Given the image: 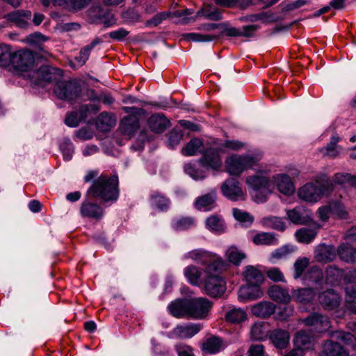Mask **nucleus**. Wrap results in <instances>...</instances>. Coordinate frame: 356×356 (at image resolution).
Wrapping results in <instances>:
<instances>
[{
    "mask_svg": "<svg viewBox=\"0 0 356 356\" xmlns=\"http://www.w3.org/2000/svg\"><path fill=\"white\" fill-rule=\"evenodd\" d=\"M261 152L257 151L243 154H232L225 159L227 172L235 176H239L244 171L252 169L261 159Z\"/></svg>",
    "mask_w": 356,
    "mask_h": 356,
    "instance_id": "obj_3",
    "label": "nucleus"
},
{
    "mask_svg": "<svg viewBox=\"0 0 356 356\" xmlns=\"http://www.w3.org/2000/svg\"><path fill=\"white\" fill-rule=\"evenodd\" d=\"M151 205L161 211H165L169 208L170 200L157 192L151 195Z\"/></svg>",
    "mask_w": 356,
    "mask_h": 356,
    "instance_id": "obj_53",
    "label": "nucleus"
},
{
    "mask_svg": "<svg viewBox=\"0 0 356 356\" xmlns=\"http://www.w3.org/2000/svg\"><path fill=\"white\" fill-rule=\"evenodd\" d=\"M116 120L113 114L102 112L97 118L96 127L100 131H108L113 127L115 125Z\"/></svg>",
    "mask_w": 356,
    "mask_h": 356,
    "instance_id": "obj_33",
    "label": "nucleus"
},
{
    "mask_svg": "<svg viewBox=\"0 0 356 356\" xmlns=\"http://www.w3.org/2000/svg\"><path fill=\"white\" fill-rule=\"evenodd\" d=\"M209 257V252L204 251L202 249H196L185 254L183 257V259H191L194 261L205 265L207 262V259Z\"/></svg>",
    "mask_w": 356,
    "mask_h": 356,
    "instance_id": "obj_51",
    "label": "nucleus"
},
{
    "mask_svg": "<svg viewBox=\"0 0 356 356\" xmlns=\"http://www.w3.org/2000/svg\"><path fill=\"white\" fill-rule=\"evenodd\" d=\"M304 323L318 333L327 331L330 327V320L326 316L319 313H313L303 319Z\"/></svg>",
    "mask_w": 356,
    "mask_h": 356,
    "instance_id": "obj_14",
    "label": "nucleus"
},
{
    "mask_svg": "<svg viewBox=\"0 0 356 356\" xmlns=\"http://www.w3.org/2000/svg\"><path fill=\"white\" fill-rule=\"evenodd\" d=\"M202 327L197 323H182L177 325L172 331V334L181 339L191 338L197 334Z\"/></svg>",
    "mask_w": 356,
    "mask_h": 356,
    "instance_id": "obj_17",
    "label": "nucleus"
},
{
    "mask_svg": "<svg viewBox=\"0 0 356 356\" xmlns=\"http://www.w3.org/2000/svg\"><path fill=\"white\" fill-rule=\"evenodd\" d=\"M34 58L31 51L20 50L11 54L10 64L20 71H27L33 64Z\"/></svg>",
    "mask_w": 356,
    "mask_h": 356,
    "instance_id": "obj_9",
    "label": "nucleus"
},
{
    "mask_svg": "<svg viewBox=\"0 0 356 356\" xmlns=\"http://www.w3.org/2000/svg\"><path fill=\"white\" fill-rule=\"evenodd\" d=\"M309 264V259L307 257H300L293 264V278L295 280L302 279L307 268Z\"/></svg>",
    "mask_w": 356,
    "mask_h": 356,
    "instance_id": "obj_47",
    "label": "nucleus"
},
{
    "mask_svg": "<svg viewBox=\"0 0 356 356\" xmlns=\"http://www.w3.org/2000/svg\"><path fill=\"white\" fill-rule=\"evenodd\" d=\"M213 307V302L203 297L190 299L189 318L197 320L207 318Z\"/></svg>",
    "mask_w": 356,
    "mask_h": 356,
    "instance_id": "obj_6",
    "label": "nucleus"
},
{
    "mask_svg": "<svg viewBox=\"0 0 356 356\" xmlns=\"http://www.w3.org/2000/svg\"><path fill=\"white\" fill-rule=\"evenodd\" d=\"M184 170L193 179H202L205 177L204 172L197 170L192 164H186L184 167Z\"/></svg>",
    "mask_w": 356,
    "mask_h": 356,
    "instance_id": "obj_63",
    "label": "nucleus"
},
{
    "mask_svg": "<svg viewBox=\"0 0 356 356\" xmlns=\"http://www.w3.org/2000/svg\"><path fill=\"white\" fill-rule=\"evenodd\" d=\"M203 149V143L200 138L191 139L182 149V154L185 156H194Z\"/></svg>",
    "mask_w": 356,
    "mask_h": 356,
    "instance_id": "obj_43",
    "label": "nucleus"
},
{
    "mask_svg": "<svg viewBox=\"0 0 356 356\" xmlns=\"http://www.w3.org/2000/svg\"><path fill=\"white\" fill-rule=\"evenodd\" d=\"M187 280L193 285L198 286L200 283L202 271L196 266L191 265L184 270Z\"/></svg>",
    "mask_w": 356,
    "mask_h": 356,
    "instance_id": "obj_46",
    "label": "nucleus"
},
{
    "mask_svg": "<svg viewBox=\"0 0 356 356\" xmlns=\"http://www.w3.org/2000/svg\"><path fill=\"white\" fill-rule=\"evenodd\" d=\"M65 160L69 161L72 158L74 145L70 139L65 140L60 145Z\"/></svg>",
    "mask_w": 356,
    "mask_h": 356,
    "instance_id": "obj_61",
    "label": "nucleus"
},
{
    "mask_svg": "<svg viewBox=\"0 0 356 356\" xmlns=\"http://www.w3.org/2000/svg\"><path fill=\"white\" fill-rule=\"evenodd\" d=\"M263 295L264 293L260 284L247 283L240 287L238 292V298L241 302H246L260 298Z\"/></svg>",
    "mask_w": 356,
    "mask_h": 356,
    "instance_id": "obj_10",
    "label": "nucleus"
},
{
    "mask_svg": "<svg viewBox=\"0 0 356 356\" xmlns=\"http://www.w3.org/2000/svg\"><path fill=\"white\" fill-rule=\"evenodd\" d=\"M225 266V261L221 258H218L207 265L204 269L206 277L220 276V270Z\"/></svg>",
    "mask_w": 356,
    "mask_h": 356,
    "instance_id": "obj_52",
    "label": "nucleus"
},
{
    "mask_svg": "<svg viewBox=\"0 0 356 356\" xmlns=\"http://www.w3.org/2000/svg\"><path fill=\"white\" fill-rule=\"evenodd\" d=\"M319 304L326 310H333L339 307L341 302L340 294L333 289H327L318 296Z\"/></svg>",
    "mask_w": 356,
    "mask_h": 356,
    "instance_id": "obj_11",
    "label": "nucleus"
},
{
    "mask_svg": "<svg viewBox=\"0 0 356 356\" xmlns=\"http://www.w3.org/2000/svg\"><path fill=\"white\" fill-rule=\"evenodd\" d=\"M203 285L205 293L213 298L222 296L226 291V282L221 276L205 277Z\"/></svg>",
    "mask_w": 356,
    "mask_h": 356,
    "instance_id": "obj_8",
    "label": "nucleus"
},
{
    "mask_svg": "<svg viewBox=\"0 0 356 356\" xmlns=\"http://www.w3.org/2000/svg\"><path fill=\"white\" fill-rule=\"evenodd\" d=\"M222 194L228 199L236 201L243 196L239 181L235 178L227 179L221 186Z\"/></svg>",
    "mask_w": 356,
    "mask_h": 356,
    "instance_id": "obj_12",
    "label": "nucleus"
},
{
    "mask_svg": "<svg viewBox=\"0 0 356 356\" xmlns=\"http://www.w3.org/2000/svg\"><path fill=\"white\" fill-rule=\"evenodd\" d=\"M268 293L272 300L280 303L287 304L291 300V296L289 291L278 285H273L270 286L268 289Z\"/></svg>",
    "mask_w": 356,
    "mask_h": 356,
    "instance_id": "obj_32",
    "label": "nucleus"
},
{
    "mask_svg": "<svg viewBox=\"0 0 356 356\" xmlns=\"http://www.w3.org/2000/svg\"><path fill=\"white\" fill-rule=\"evenodd\" d=\"M225 318L231 323H241L246 320L247 314L242 308L232 307L226 312Z\"/></svg>",
    "mask_w": 356,
    "mask_h": 356,
    "instance_id": "obj_39",
    "label": "nucleus"
},
{
    "mask_svg": "<svg viewBox=\"0 0 356 356\" xmlns=\"http://www.w3.org/2000/svg\"><path fill=\"white\" fill-rule=\"evenodd\" d=\"M320 227V225H317L316 229L307 227L300 228L296 232V238L300 243H309L315 238L317 234V229Z\"/></svg>",
    "mask_w": 356,
    "mask_h": 356,
    "instance_id": "obj_38",
    "label": "nucleus"
},
{
    "mask_svg": "<svg viewBox=\"0 0 356 356\" xmlns=\"http://www.w3.org/2000/svg\"><path fill=\"white\" fill-rule=\"evenodd\" d=\"M262 224L268 228L284 231L285 229V225L282 220L278 217L269 216L262 219Z\"/></svg>",
    "mask_w": 356,
    "mask_h": 356,
    "instance_id": "obj_56",
    "label": "nucleus"
},
{
    "mask_svg": "<svg viewBox=\"0 0 356 356\" xmlns=\"http://www.w3.org/2000/svg\"><path fill=\"white\" fill-rule=\"evenodd\" d=\"M293 251L294 248L292 246L283 245L273 251L271 254V257L275 259H281L286 257Z\"/></svg>",
    "mask_w": 356,
    "mask_h": 356,
    "instance_id": "obj_62",
    "label": "nucleus"
},
{
    "mask_svg": "<svg viewBox=\"0 0 356 356\" xmlns=\"http://www.w3.org/2000/svg\"><path fill=\"white\" fill-rule=\"evenodd\" d=\"M226 257L230 263L238 266H240L242 261L247 257V255L244 252L238 249L236 247L232 246L226 251Z\"/></svg>",
    "mask_w": 356,
    "mask_h": 356,
    "instance_id": "obj_42",
    "label": "nucleus"
},
{
    "mask_svg": "<svg viewBox=\"0 0 356 356\" xmlns=\"http://www.w3.org/2000/svg\"><path fill=\"white\" fill-rule=\"evenodd\" d=\"M99 40L97 39L92 41L90 44L83 47L80 50L79 56L74 58V61H71V66L74 68L83 66L88 60L91 51L97 44L99 43Z\"/></svg>",
    "mask_w": 356,
    "mask_h": 356,
    "instance_id": "obj_28",
    "label": "nucleus"
},
{
    "mask_svg": "<svg viewBox=\"0 0 356 356\" xmlns=\"http://www.w3.org/2000/svg\"><path fill=\"white\" fill-rule=\"evenodd\" d=\"M289 220L296 225H305L312 220V213L302 206H298L286 212Z\"/></svg>",
    "mask_w": 356,
    "mask_h": 356,
    "instance_id": "obj_16",
    "label": "nucleus"
},
{
    "mask_svg": "<svg viewBox=\"0 0 356 356\" xmlns=\"http://www.w3.org/2000/svg\"><path fill=\"white\" fill-rule=\"evenodd\" d=\"M323 279V270L318 266H312L307 270L301 280L305 284H318L322 282Z\"/></svg>",
    "mask_w": 356,
    "mask_h": 356,
    "instance_id": "obj_34",
    "label": "nucleus"
},
{
    "mask_svg": "<svg viewBox=\"0 0 356 356\" xmlns=\"http://www.w3.org/2000/svg\"><path fill=\"white\" fill-rule=\"evenodd\" d=\"M273 189L276 187L282 194L289 195L295 191V186L291 178L286 174L280 173L274 175L271 179Z\"/></svg>",
    "mask_w": 356,
    "mask_h": 356,
    "instance_id": "obj_13",
    "label": "nucleus"
},
{
    "mask_svg": "<svg viewBox=\"0 0 356 356\" xmlns=\"http://www.w3.org/2000/svg\"><path fill=\"white\" fill-rule=\"evenodd\" d=\"M42 1L45 6H48L50 2L52 1L56 5H66L71 9L77 10L86 6L90 0H42Z\"/></svg>",
    "mask_w": 356,
    "mask_h": 356,
    "instance_id": "obj_36",
    "label": "nucleus"
},
{
    "mask_svg": "<svg viewBox=\"0 0 356 356\" xmlns=\"http://www.w3.org/2000/svg\"><path fill=\"white\" fill-rule=\"evenodd\" d=\"M216 195L214 191L198 197L194 202L195 207L200 211H208L216 206Z\"/></svg>",
    "mask_w": 356,
    "mask_h": 356,
    "instance_id": "obj_24",
    "label": "nucleus"
},
{
    "mask_svg": "<svg viewBox=\"0 0 356 356\" xmlns=\"http://www.w3.org/2000/svg\"><path fill=\"white\" fill-rule=\"evenodd\" d=\"M334 190L331 181L326 180L320 184L310 182L305 184L298 189V195L305 202L315 203L319 201L323 195L330 194Z\"/></svg>",
    "mask_w": 356,
    "mask_h": 356,
    "instance_id": "obj_5",
    "label": "nucleus"
},
{
    "mask_svg": "<svg viewBox=\"0 0 356 356\" xmlns=\"http://www.w3.org/2000/svg\"><path fill=\"white\" fill-rule=\"evenodd\" d=\"M330 337L334 340H338L345 345L352 348H356V337L350 332H346L341 330L332 332Z\"/></svg>",
    "mask_w": 356,
    "mask_h": 356,
    "instance_id": "obj_40",
    "label": "nucleus"
},
{
    "mask_svg": "<svg viewBox=\"0 0 356 356\" xmlns=\"http://www.w3.org/2000/svg\"><path fill=\"white\" fill-rule=\"evenodd\" d=\"M346 291V307L347 309L356 314V289L347 286Z\"/></svg>",
    "mask_w": 356,
    "mask_h": 356,
    "instance_id": "obj_54",
    "label": "nucleus"
},
{
    "mask_svg": "<svg viewBox=\"0 0 356 356\" xmlns=\"http://www.w3.org/2000/svg\"><path fill=\"white\" fill-rule=\"evenodd\" d=\"M184 38L188 41L195 42H208L218 39V36L198 33H188L184 35Z\"/></svg>",
    "mask_w": 356,
    "mask_h": 356,
    "instance_id": "obj_55",
    "label": "nucleus"
},
{
    "mask_svg": "<svg viewBox=\"0 0 356 356\" xmlns=\"http://www.w3.org/2000/svg\"><path fill=\"white\" fill-rule=\"evenodd\" d=\"M276 306L270 301H262L253 305L252 314L257 317L268 318L275 312Z\"/></svg>",
    "mask_w": 356,
    "mask_h": 356,
    "instance_id": "obj_22",
    "label": "nucleus"
},
{
    "mask_svg": "<svg viewBox=\"0 0 356 356\" xmlns=\"http://www.w3.org/2000/svg\"><path fill=\"white\" fill-rule=\"evenodd\" d=\"M80 212L82 216L94 219L102 218L104 213L103 209L98 204L89 202L82 203Z\"/></svg>",
    "mask_w": 356,
    "mask_h": 356,
    "instance_id": "obj_26",
    "label": "nucleus"
},
{
    "mask_svg": "<svg viewBox=\"0 0 356 356\" xmlns=\"http://www.w3.org/2000/svg\"><path fill=\"white\" fill-rule=\"evenodd\" d=\"M339 140L340 138L337 135H333L330 138V143L325 148V152L324 154L331 158H335L339 156L342 151V147L337 145Z\"/></svg>",
    "mask_w": 356,
    "mask_h": 356,
    "instance_id": "obj_48",
    "label": "nucleus"
},
{
    "mask_svg": "<svg viewBox=\"0 0 356 356\" xmlns=\"http://www.w3.org/2000/svg\"><path fill=\"white\" fill-rule=\"evenodd\" d=\"M343 277V271L335 266H330L326 269L325 282L330 285H338Z\"/></svg>",
    "mask_w": 356,
    "mask_h": 356,
    "instance_id": "obj_41",
    "label": "nucleus"
},
{
    "mask_svg": "<svg viewBox=\"0 0 356 356\" xmlns=\"http://www.w3.org/2000/svg\"><path fill=\"white\" fill-rule=\"evenodd\" d=\"M195 226V220L193 217H183L172 222V227L176 231L188 230Z\"/></svg>",
    "mask_w": 356,
    "mask_h": 356,
    "instance_id": "obj_49",
    "label": "nucleus"
},
{
    "mask_svg": "<svg viewBox=\"0 0 356 356\" xmlns=\"http://www.w3.org/2000/svg\"><path fill=\"white\" fill-rule=\"evenodd\" d=\"M189 303L190 299H177L168 305V309L175 318H189Z\"/></svg>",
    "mask_w": 356,
    "mask_h": 356,
    "instance_id": "obj_15",
    "label": "nucleus"
},
{
    "mask_svg": "<svg viewBox=\"0 0 356 356\" xmlns=\"http://www.w3.org/2000/svg\"><path fill=\"white\" fill-rule=\"evenodd\" d=\"M148 127L155 133H162L170 127V120L162 113L151 115L147 120Z\"/></svg>",
    "mask_w": 356,
    "mask_h": 356,
    "instance_id": "obj_19",
    "label": "nucleus"
},
{
    "mask_svg": "<svg viewBox=\"0 0 356 356\" xmlns=\"http://www.w3.org/2000/svg\"><path fill=\"white\" fill-rule=\"evenodd\" d=\"M89 111V106H81L78 111H74L70 113L65 120V124L70 127H76L79 122L87 118Z\"/></svg>",
    "mask_w": 356,
    "mask_h": 356,
    "instance_id": "obj_30",
    "label": "nucleus"
},
{
    "mask_svg": "<svg viewBox=\"0 0 356 356\" xmlns=\"http://www.w3.org/2000/svg\"><path fill=\"white\" fill-rule=\"evenodd\" d=\"M206 227L214 232H222L225 230L223 220L218 216L212 215L206 220Z\"/></svg>",
    "mask_w": 356,
    "mask_h": 356,
    "instance_id": "obj_50",
    "label": "nucleus"
},
{
    "mask_svg": "<svg viewBox=\"0 0 356 356\" xmlns=\"http://www.w3.org/2000/svg\"><path fill=\"white\" fill-rule=\"evenodd\" d=\"M337 249L332 245L321 244L314 250V258L318 262H330L335 259Z\"/></svg>",
    "mask_w": 356,
    "mask_h": 356,
    "instance_id": "obj_18",
    "label": "nucleus"
},
{
    "mask_svg": "<svg viewBox=\"0 0 356 356\" xmlns=\"http://www.w3.org/2000/svg\"><path fill=\"white\" fill-rule=\"evenodd\" d=\"M315 292L311 288H302L292 292V298L302 304L311 302L315 298Z\"/></svg>",
    "mask_w": 356,
    "mask_h": 356,
    "instance_id": "obj_37",
    "label": "nucleus"
},
{
    "mask_svg": "<svg viewBox=\"0 0 356 356\" xmlns=\"http://www.w3.org/2000/svg\"><path fill=\"white\" fill-rule=\"evenodd\" d=\"M184 136V134L181 131L173 129L168 134V146L170 148H175L181 142Z\"/></svg>",
    "mask_w": 356,
    "mask_h": 356,
    "instance_id": "obj_58",
    "label": "nucleus"
},
{
    "mask_svg": "<svg viewBox=\"0 0 356 356\" xmlns=\"http://www.w3.org/2000/svg\"><path fill=\"white\" fill-rule=\"evenodd\" d=\"M54 90L58 98L72 102L81 96V87L76 81H58Z\"/></svg>",
    "mask_w": 356,
    "mask_h": 356,
    "instance_id": "obj_7",
    "label": "nucleus"
},
{
    "mask_svg": "<svg viewBox=\"0 0 356 356\" xmlns=\"http://www.w3.org/2000/svg\"><path fill=\"white\" fill-rule=\"evenodd\" d=\"M267 277L275 282H284V274L277 268H271L266 272Z\"/></svg>",
    "mask_w": 356,
    "mask_h": 356,
    "instance_id": "obj_64",
    "label": "nucleus"
},
{
    "mask_svg": "<svg viewBox=\"0 0 356 356\" xmlns=\"http://www.w3.org/2000/svg\"><path fill=\"white\" fill-rule=\"evenodd\" d=\"M245 183L254 193L252 195L257 203L266 202L268 195L273 193L272 183L267 170H259L255 175L247 177Z\"/></svg>",
    "mask_w": 356,
    "mask_h": 356,
    "instance_id": "obj_4",
    "label": "nucleus"
},
{
    "mask_svg": "<svg viewBox=\"0 0 356 356\" xmlns=\"http://www.w3.org/2000/svg\"><path fill=\"white\" fill-rule=\"evenodd\" d=\"M37 75L41 81L51 82L57 81L63 76V72L58 68L50 66H42L37 72Z\"/></svg>",
    "mask_w": 356,
    "mask_h": 356,
    "instance_id": "obj_25",
    "label": "nucleus"
},
{
    "mask_svg": "<svg viewBox=\"0 0 356 356\" xmlns=\"http://www.w3.org/2000/svg\"><path fill=\"white\" fill-rule=\"evenodd\" d=\"M88 193L104 202L113 203L116 202L119 196L118 177L100 176L93 182L88 189Z\"/></svg>",
    "mask_w": 356,
    "mask_h": 356,
    "instance_id": "obj_2",
    "label": "nucleus"
},
{
    "mask_svg": "<svg viewBox=\"0 0 356 356\" xmlns=\"http://www.w3.org/2000/svg\"><path fill=\"white\" fill-rule=\"evenodd\" d=\"M242 276L247 283L261 284L264 276L259 266H245L242 272Z\"/></svg>",
    "mask_w": 356,
    "mask_h": 356,
    "instance_id": "obj_20",
    "label": "nucleus"
},
{
    "mask_svg": "<svg viewBox=\"0 0 356 356\" xmlns=\"http://www.w3.org/2000/svg\"><path fill=\"white\" fill-rule=\"evenodd\" d=\"M334 339L325 341L320 356H348V352Z\"/></svg>",
    "mask_w": 356,
    "mask_h": 356,
    "instance_id": "obj_23",
    "label": "nucleus"
},
{
    "mask_svg": "<svg viewBox=\"0 0 356 356\" xmlns=\"http://www.w3.org/2000/svg\"><path fill=\"white\" fill-rule=\"evenodd\" d=\"M269 337L272 343L280 349L286 348L289 341V332L281 329H276L272 331Z\"/></svg>",
    "mask_w": 356,
    "mask_h": 356,
    "instance_id": "obj_31",
    "label": "nucleus"
},
{
    "mask_svg": "<svg viewBox=\"0 0 356 356\" xmlns=\"http://www.w3.org/2000/svg\"><path fill=\"white\" fill-rule=\"evenodd\" d=\"M245 146L244 143L238 140H225V141L216 140L213 142L212 147L207 148L203 152V156L199 161L205 168L217 170L222 165L220 153L238 151L243 149Z\"/></svg>",
    "mask_w": 356,
    "mask_h": 356,
    "instance_id": "obj_1",
    "label": "nucleus"
},
{
    "mask_svg": "<svg viewBox=\"0 0 356 356\" xmlns=\"http://www.w3.org/2000/svg\"><path fill=\"white\" fill-rule=\"evenodd\" d=\"M314 338L309 332L300 331L295 337L294 343L296 349H300L303 352L305 350H309L313 347Z\"/></svg>",
    "mask_w": 356,
    "mask_h": 356,
    "instance_id": "obj_29",
    "label": "nucleus"
},
{
    "mask_svg": "<svg viewBox=\"0 0 356 356\" xmlns=\"http://www.w3.org/2000/svg\"><path fill=\"white\" fill-rule=\"evenodd\" d=\"M339 259L350 264L356 263V248L348 243H342L337 248Z\"/></svg>",
    "mask_w": 356,
    "mask_h": 356,
    "instance_id": "obj_21",
    "label": "nucleus"
},
{
    "mask_svg": "<svg viewBox=\"0 0 356 356\" xmlns=\"http://www.w3.org/2000/svg\"><path fill=\"white\" fill-rule=\"evenodd\" d=\"M222 349V341L217 337L207 339L202 345V350L208 354H216Z\"/></svg>",
    "mask_w": 356,
    "mask_h": 356,
    "instance_id": "obj_35",
    "label": "nucleus"
},
{
    "mask_svg": "<svg viewBox=\"0 0 356 356\" xmlns=\"http://www.w3.org/2000/svg\"><path fill=\"white\" fill-rule=\"evenodd\" d=\"M139 128V120L136 115L124 117L120 122V129L122 134L130 137Z\"/></svg>",
    "mask_w": 356,
    "mask_h": 356,
    "instance_id": "obj_27",
    "label": "nucleus"
},
{
    "mask_svg": "<svg viewBox=\"0 0 356 356\" xmlns=\"http://www.w3.org/2000/svg\"><path fill=\"white\" fill-rule=\"evenodd\" d=\"M11 54L9 46L0 44V66H7L10 64Z\"/></svg>",
    "mask_w": 356,
    "mask_h": 356,
    "instance_id": "obj_60",
    "label": "nucleus"
},
{
    "mask_svg": "<svg viewBox=\"0 0 356 356\" xmlns=\"http://www.w3.org/2000/svg\"><path fill=\"white\" fill-rule=\"evenodd\" d=\"M204 16L208 19L218 21L222 18L220 11L210 5H206L196 13V17Z\"/></svg>",
    "mask_w": 356,
    "mask_h": 356,
    "instance_id": "obj_44",
    "label": "nucleus"
},
{
    "mask_svg": "<svg viewBox=\"0 0 356 356\" xmlns=\"http://www.w3.org/2000/svg\"><path fill=\"white\" fill-rule=\"evenodd\" d=\"M331 212L337 218L347 220L349 218V213L345 207L339 202L330 203Z\"/></svg>",
    "mask_w": 356,
    "mask_h": 356,
    "instance_id": "obj_57",
    "label": "nucleus"
},
{
    "mask_svg": "<svg viewBox=\"0 0 356 356\" xmlns=\"http://www.w3.org/2000/svg\"><path fill=\"white\" fill-rule=\"evenodd\" d=\"M253 242L256 245H275L278 240L273 233L261 232L254 236Z\"/></svg>",
    "mask_w": 356,
    "mask_h": 356,
    "instance_id": "obj_45",
    "label": "nucleus"
},
{
    "mask_svg": "<svg viewBox=\"0 0 356 356\" xmlns=\"http://www.w3.org/2000/svg\"><path fill=\"white\" fill-rule=\"evenodd\" d=\"M232 212L236 220L245 224V225H250L252 223L254 218L248 212L237 208L233 209Z\"/></svg>",
    "mask_w": 356,
    "mask_h": 356,
    "instance_id": "obj_59",
    "label": "nucleus"
}]
</instances>
